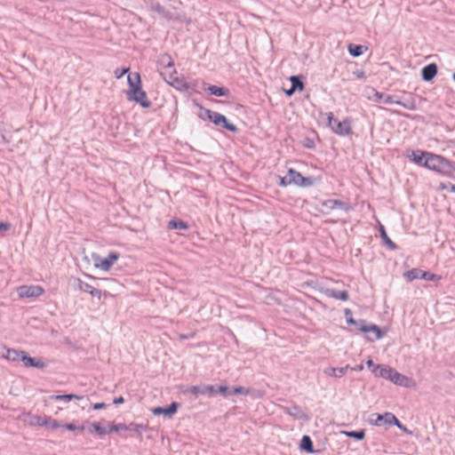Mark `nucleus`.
I'll return each instance as SVG.
<instances>
[{
  "mask_svg": "<svg viewBox=\"0 0 455 455\" xmlns=\"http://www.w3.org/2000/svg\"><path fill=\"white\" fill-rule=\"evenodd\" d=\"M92 427H93L94 431L100 435H105L109 434L108 429L102 427L98 422H93L92 424Z\"/></svg>",
  "mask_w": 455,
  "mask_h": 455,
  "instance_id": "72a5a7b5",
  "label": "nucleus"
},
{
  "mask_svg": "<svg viewBox=\"0 0 455 455\" xmlns=\"http://www.w3.org/2000/svg\"><path fill=\"white\" fill-rule=\"evenodd\" d=\"M290 81L291 83V87L295 91H303L304 90V83L300 76H292L290 77Z\"/></svg>",
  "mask_w": 455,
  "mask_h": 455,
  "instance_id": "a878e982",
  "label": "nucleus"
},
{
  "mask_svg": "<svg viewBox=\"0 0 455 455\" xmlns=\"http://www.w3.org/2000/svg\"><path fill=\"white\" fill-rule=\"evenodd\" d=\"M129 429L133 430L134 432H140V430H146L147 427L142 424L131 423L129 426Z\"/></svg>",
  "mask_w": 455,
  "mask_h": 455,
  "instance_id": "4c0bfd02",
  "label": "nucleus"
},
{
  "mask_svg": "<svg viewBox=\"0 0 455 455\" xmlns=\"http://www.w3.org/2000/svg\"><path fill=\"white\" fill-rule=\"evenodd\" d=\"M330 125L332 130L339 135H346L351 132V124L348 120L339 121L330 118Z\"/></svg>",
  "mask_w": 455,
  "mask_h": 455,
  "instance_id": "6e6552de",
  "label": "nucleus"
},
{
  "mask_svg": "<svg viewBox=\"0 0 455 455\" xmlns=\"http://www.w3.org/2000/svg\"><path fill=\"white\" fill-rule=\"evenodd\" d=\"M10 228L11 224L9 222H0V232H6Z\"/></svg>",
  "mask_w": 455,
  "mask_h": 455,
  "instance_id": "37998d69",
  "label": "nucleus"
},
{
  "mask_svg": "<svg viewBox=\"0 0 455 455\" xmlns=\"http://www.w3.org/2000/svg\"><path fill=\"white\" fill-rule=\"evenodd\" d=\"M359 330L364 333H369V332L374 333L376 339H379L382 337L380 329L375 324L367 325L364 323L363 321H362V323H360V326H359Z\"/></svg>",
  "mask_w": 455,
  "mask_h": 455,
  "instance_id": "a211bd4d",
  "label": "nucleus"
},
{
  "mask_svg": "<svg viewBox=\"0 0 455 455\" xmlns=\"http://www.w3.org/2000/svg\"><path fill=\"white\" fill-rule=\"evenodd\" d=\"M168 228L171 229H187L188 226L184 221H177L172 220L169 221Z\"/></svg>",
  "mask_w": 455,
  "mask_h": 455,
  "instance_id": "7c9ffc66",
  "label": "nucleus"
},
{
  "mask_svg": "<svg viewBox=\"0 0 455 455\" xmlns=\"http://www.w3.org/2000/svg\"><path fill=\"white\" fill-rule=\"evenodd\" d=\"M441 188H442V189H446V188H447V186H446V185H444V184H441Z\"/></svg>",
  "mask_w": 455,
  "mask_h": 455,
  "instance_id": "4d7b16f0",
  "label": "nucleus"
},
{
  "mask_svg": "<svg viewBox=\"0 0 455 455\" xmlns=\"http://www.w3.org/2000/svg\"><path fill=\"white\" fill-rule=\"evenodd\" d=\"M363 75H364V73H363V71H361V72L357 75V76H358V77H363Z\"/></svg>",
  "mask_w": 455,
  "mask_h": 455,
  "instance_id": "6e6d98bb",
  "label": "nucleus"
},
{
  "mask_svg": "<svg viewBox=\"0 0 455 455\" xmlns=\"http://www.w3.org/2000/svg\"><path fill=\"white\" fill-rule=\"evenodd\" d=\"M279 185L281 187H287L295 185L298 187H309L313 184L309 178L303 177L299 172L289 169L285 177H280Z\"/></svg>",
  "mask_w": 455,
  "mask_h": 455,
  "instance_id": "20e7f679",
  "label": "nucleus"
},
{
  "mask_svg": "<svg viewBox=\"0 0 455 455\" xmlns=\"http://www.w3.org/2000/svg\"><path fill=\"white\" fill-rule=\"evenodd\" d=\"M218 391L223 395H227L228 393V387L226 386H220L218 389Z\"/></svg>",
  "mask_w": 455,
  "mask_h": 455,
  "instance_id": "09e8293b",
  "label": "nucleus"
},
{
  "mask_svg": "<svg viewBox=\"0 0 455 455\" xmlns=\"http://www.w3.org/2000/svg\"><path fill=\"white\" fill-rule=\"evenodd\" d=\"M222 114L219 112H215L210 109L204 108L202 114L203 118H207L209 121L216 124L217 126L220 125V122L222 121Z\"/></svg>",
  "mask_w": 455,
  "mask_h": 455,
  "instance_id": "dca6fc26",
  "label": "nucleus"
},
{
  "mask_svg": "<svg viewBox=\"0 0 455 455\" xmlns=\"http://www.w3.org/2000/svg\"><path fill=\"white\" fill-rule=\"evenodd\" d=\"M106 407H107V405L104 403H97L92 404V408L94 410H100V409H104Z\"/></svg>",
  "mask_w": 455,
  "mask_h": 455,
  "instance_id": "49530a36",
  "label": "nucleus"
},
{
  "mask_svg": "<svg viewBox=\"0 0 455 455\" xmlns=\"http://www.w3.org/2000/svg\"><path fill=\"white\" fill-rule=\"evenodd\" d=\"M129 90L126 92L129 100L139 103L142 108L151 107V101L148 100L146 92L141 87V80L139 73H132L127 77Z\"/></svg>",
  "mask_w": 455,
  "mask_h": 455,
  "instance_id": "f03ea898",
  "label": "nucleus"
},
{
  "mask_svg": "<svg viewBox=\"0 0 455 455\" xmlns=\"http://www.w3.org/2000/svg\"><path fill=\"white\" fill-rule=\"evenodd\" d=\"M348 367H349L348 365H347L345 367H340V368L331 367L325 371V373H327L330 376L335 377V378H341L342 376H344L346 374Z\"/></svg>",
  "mask_w": 455,
  "mask_h": 455,
  "instance_id": "412c9836",
  "label": "nucleus"
},
{
  "mask_svg": "<svg viewBox=\"0 0 455 455\" xmlns=\"http://www.w3.org/2000/svg\"><path fill=\"white\" fill-rule=\"evenodd\" d=\"M451 190L455 193V185H451Z\"/></svg>",
  "mask_w": 455,
  "mask_h": 455,
  "instance_id": "5fc2aeb1",
  "label": "nucleus"
},
{
  "mask_svg": "<svg viewBox=\"0 0 455 455\" xmlns=\"http://www.w3.org/2000/svg\"><path fill=\"white\" fill-rule=\"evenodd\" d=\"M21 362L23 363L24 366L28 368L34 367L43 369L45 367V363L42 359L30 357L25 351L21 357Z\"/></svg>",
  "mask_w": 455,
  "mask_h": 455,
  "instance_id": "9d476101",
  "label": "nucleus"
},
{
  "mask_svg": "<svg viewBox=\"0 0 455 455\" xmlns=\"http://www.w3.org/2000/svg\"><path fill=\"white\" fill-rule=\"evenodd\" d=\"M371 92L372 95H369L368 98L377 103L384 104H396L403 107L408 110H415L417 104L414 98L410 95V98L404 99L403 100H395L393 95L385 94L371 88Z\"/></svg>",
  "mask_w": 455,
  "mask_h": 455,
  "instance_id": "7ed1b4c3",
  "label": "nucleus"
},
{
  "mask_svg": "<svg viewBox=\"0 0 455 455\" xmlns=\"http://www.w3.org/2000/svg\"><path fill=\"white\" fill-rule=\"evenodd\" d=\"M296 91L291 86L289 90H286L285 92L288 96H291Z\"/></svg>",
  "mask_w": 455,
  "mask_h": 455,
  "instance_id": "3c124183",
  "label": "nucleus"
},
{
  "mask_svg": "<svg viewBox=\"0 0 455 455\" xmlns=\"http://www.w3.org/2000/svg\"><path fill=\"white\" fill-rule=\"evenodd\" d=\"M220 127L222 128H225L230 132H236L237 131V128L235 124H231L228 122V120L227 119V117L223 115L222 116V121L220 122Z\"/></svg>",
  "mask_w": 455,
  "mask_h": 455,
  "instance_id": "c756f323",
  "label": "nucleus"
},
{
  "mask_svg": "<svg viewBox=\"0 0 455 455\" xmlns=\"http://www.w3.org/2000/svg\"><path fill=\"white\" fill-rule=\"evenodd\" d=\"M30 419L28 424L30 426H37V427H46L47 426V417L46 415H31L28 414Z\"/></svg>",
  "mask_w": 455,
  "mask_h": 455,
  "instance_id": "aec40b11",
  "label": "nucleus"
},
{
  "mask_svg": "<svg viewBox=\"0 0 455 455\" xmlns=\"http://www.w3.org/2000/svg\"><path fill=\"white\" fill-rule=\"evenodd\" d=\"M189 88L188 84L187 83H184L182 84V89L188 90Z\"/></svg>",
  "mask_w": 455,
  "mask_h": 455,
  "instance_id": "603ef678",
  "label": "nucleus"
},
{
  "mask_svg": "<svg viewBox=\"0 0 455 455\" xmlns=\"http://www.w3.org/2000/svg\"><path fill=\"white\" fill-rule=\"evenodd\" d=\"M52 400L54 401H65L69 402L71 400H80L82 399V396H79L77 395L69 394V395H57L51 396Z\"/></svg>",
  "mask_w": 455,
  "mask_h": 455,
  "instance_id": "393cba45",
  "label": "nucleus"
},
{
  "mask_svg": "<svg viewBox=\"0 0 455 455\" xmlns=\"http://www.w3.org/2000/svg\"><path fill=\"white\" fill-rule=\"evenodd\" d=\"M151 9L157 12L158 14L162 15L163 17L171 19L170 12H168L163 5H161L159 3L152 4Z\"/></svg>",
  "mask_w": 455,
  "mask_h": 455,
  "instance_id": "cd10ccee",
  "label": "nucleus"
},
{
  "mask_svg": "<svg viewBox=\"0 0 455 455\" xmlns=\"http://www.w3.org/2000/svg\"><path fill=\"white\" fill-rule=\"evenodd\" d=\"M421 279L431 281V282H439L442 277L438 275L432 274L430 272L423 271Z\"/></svg>",
  "mask_w": 455,
  "mask_h": 455,
  "instance_id": "473e14b6",
  "label": "nucleus"
},
{
  "mask_svg": "<svg viewBox=\"0 0 455 455\" xmlns=\"http://www.w3.org/2000/svg\"><path fill=\"white\" fill-rule=\"evenodd\" d=\"M372 369V372L377 377H381L390 380L391 375L393 373L394 369L387 365H377Z\"/></svg>",
  "mask_w": 455,
  "mask_h": 455,
  "instance_id": "ddd939ff",
  "label": "nucleus"
},
{
  "mask_svg": "<svg viewBox=\"0 0 455 455\" xmlns=\"http://www.w3.org/2000/svg\"><path fill=\"white\" fill-rule=\"evenodd\" d=\"M390 381H392L395 385L402 386V387H409L411 384V379L408 377L399 373L395 370L393 371V373L390 378Z\"/></svg>",
  "mask_w": 455,
  "mask_h": 455,
  "instance_id": "4468645a",
  "label": "nucleus"
},
{
  "mask_svg": "<svg viewBox=\"0 0 455 455\" xmlns=\"http://www.w3.org/2000/svg\"><path fill=\"white\" fill-rule=\"evenodd\" d=\"M379 232H380V235L382 237V239L384 240V242L386 243V244L391 248V249H395V244L392 242V240L388 237V235H387V232L384 228L383 226L380 225L379 227Z\"/></svg>",
  "mask_w": 455,
  "mask_h": 455,
  "instance_id": "c85d7f7f",
  "label": "nucleus"
},
{
  "mask_svg": "<svg viewBox=\"0 0 455 455\" xmlns=\"http://www.w3.org/2000/svg\"><path fill=\"white\" fill-rule=\"evenodd\" d=\"M437 70H438V68H437V66L435 63H430V64L425 66L421 69L422 80H424L425 82L432 81L435 78V76H436Z\"/></svg>",
  "mask_w": 455,
  "mask_h": 455,
  "instance_id": "9b49d317",
  "label": "nucleus"
},
{
  "mask_svg": "<svg viewBox=\"0 0 455 455\" xmlns=\"http://www.w3.org/2000/svg\"><path fill=\"white\" fill-rule=\"evenodd\" d=\"M408 156L415 164L443 175L451 176L454 172V166L450 161L432 153L416 150L411 151Z\"/></svg>",
  "mask_w": 455,
  "mask_h": 455,
  "instance_id": "f257e3e1",
  "label": "nucleus"
},
{
  "mask_svg": "<svg viewBox=\"0 0 455 455\" xmlns=\"http://www.w3.org/2000/svg\"><path fill=\"white\" fill-rule=\"evenodd\" d=\"M189 392L193 395H197L199 393H202V391L200 390V388L198 387H189Z\"/></svg>",
  "mask_w": 455,
  "mask_h": 455,
  "instance_id": "a18cd8bd",
  "label": "nucleus"
},
{
  "mask_svg": "<svg viewBox=\"0 0 455 455\" xmlns=\"http://www.w3.org/2000/svg\"><path fill=\"white\" fill-rule=\"evenodd\" d=\"M124 403V399L123 396H119V397H116L114 399V403L115 404H121V403Z\"/></svg>",
  "mask_w": 455,
  "mask_h": 455,
  "instance_id": "de8ad7c7",
  "label": "nucleus"
},
{
  "mask_svg": "<svg viewBox=\"0 0 455 455\" xmlns=\"http://www.w3.org/2000/svg\"><path fill=\"white\" fill-rule=\"evenodd\" d=\"M211 95L217 97H227L230 94V92L226 87H220L217 85H209L206 89Z\"/></svg>",
  "mask_w": 455,
  "mask_h": 455,
  "instance_id": "6ab92c4d",
  "label": "nucleus"
},
{
  "mask_svg": "<svg viewBox=\"0 0 455 455\" xmlns=\"http://www.w3.org/2000/svg\"><path fill=\"white\" fill-rule=\"evenodd\" d=\"M295 411H291V410H288L287 412L291 416H299V417H305L304 413L297 407L293 408Z\"/></svg>",
  "mask_w": 455,
  "mask_h": 455,
  "instance_id": "a19ab883",
  "label": "nucleus"
},
{
  "mask_svg": "<svg viewBox=\"0 0 455 455\" xmlns=\"http://www.w3.org/2000/svg\"><path fill=\"white\" fill-rule=\"evenodd\" d=\"M363 368V365H358L356 368H354L353 370H358V371H362Z\"/></svg>",
  "mask_w": 455,
  "mask_h": 455,
  "instance_id": "864d4df0",
  "label": "nucleus"
},
{
  "mask_svg": "<svg viewBox=\"0 0 455 455\" xmlns=\"http://www.w3.org/2000/svg\"><path fill=\"white\" fill-rule=\"evenodd\" d=\"M202 393H209V394H214L216 393V389L213 386H206Z\"/></svg>",
  "mask_w": 455,
  "mask_h": 455,
  "instance_id": "c03bdc74",
  "label": "nucleus"
},
{
  "mask_svg": "<svg viewBox=\"0 0 455 455\" xmlns=\"http://www.w3.org/2000/svg\"><path fill=\"white\" fill-rule=\"evenodd\" d=\"M64 428L69 430V431H80V432H83L84 430V426H76L72 423H68V424H65L63 426Z\"/></svg>",
  "mask_w": 455,
  "mask_h": 455,
  "instance_id": "c9c22d12",
  "label": "nucleus"
},
{
  "mask_svg": "<svg viewBox=\"0 0 455 455\" xmlns=\"http://www.w3.org/2000/svg\"><path fill=\"white\" fill-rule=\"evenodd\" d=\"M366 363L371 370L375 368L374 366H377L371 359H369Z\"/></svg>",
  "mask_w": 455,
  "mask_h": 455,
  "instance_id": "8fccbe9b",
  "label": "nucleus"
},
{
  "mask_svg": "<svg viewBox=\"0 0 455 455\" xmlns=\"http://www.w3.org/2000/svg\"><path fill=\"white\" fill-rule=\"evenodd\" d=\"M2 349H3V353L1 354V356L3 358H4L8 361H11V362L21 361V357L23 355L24 351L9 348L6 347H4Z\"/></svg>",
  "mask_w": 455,
  "mask_h": 455,
  "instance_id": "1a4fd4ad",
  "label": "nucleus"
},
{
  "mask_svg": "<svg viewBox=\"0 0 455 455\" xmlns=\"http://www.w3.org/2000/svg\"><path fill=\"white\" fill-rule=\"evenodd\" d=\"M128 71H129V68H123L121 71L119 69H116L115 71V76L116 78H121Z\"/></svg>",
  "mask_w": 455,
  "mask_h": 455,
  "instance_id": "79ce46f5",
  "label": "nucleus"
},
{
  "mask_svg": "<svg viewBox=\"0 0 455 455\" xmlns=\"http://www.w3.org/2000/svg\"><path fill=\"white\" fill-rule=\"evenodd\" d=\"M347 50L351 56L359 57L363 53L364 50H367V47L361 44H350L347 47Z\"/></svg>",
  "mask_w": 455,
  "mask_h": 455,
  "instance_id": "4be33fe9",
  "label": "nucleus"
},
{
  "mask_svg": "<svg viewBox=\"0 0 455 455\" xmlns=\"http://www.w3.org/2000/svg\"><path fill=\"white\" fill-rule=\"evenodd\" d=\"M48 427L52 428V429H57L60 427V423L58 422V420L54 419H52L51 417H47V426Z\"/></svg>",
  "mask_w": 455,
  "mask_h": 455,
  "instance_id": "e433bc0d",
  "label": "nucleus"
},
{
  "mask_svg": "<svg viewBox=\"0 0 455 455\" xmlns=\"http://www.w3.org/2000/svg\"><path fill=\"white\" fill-rule=\"evenodd\" d=\"M323 293L325 296H327L329 298H332V299H339V300H343V301L347 300L349 298L348 292L347 291H339L334 289H326L323 291Z\"/></svg>",
  "mask_w": 455,
  "mask_h": 455,
  "instance_id": "f3484780",
  "label": "nucleus"
},
{
  "mask_svg": "<svg viewBox=\"0 0 455 455\" xmlns=\"http://www.w3.org/2000/svg\"><path fill=\"white\" fill-rule=\"evenodd\" d=\"M345 315L347 317V322L348 324H357L356 321L352 316V312L350 309L345 310Z\"/></svg>",
  "mask_w": 455,
  "mask_h": 455,
  "instance_id": "58836bf2",
  "label": "nucleus"
},
{
  "mask_svg": "<svg viewBox=\"0 0 455 455\" xmlns=\"http://www.w3.org/2000/svg\"><path fill=\"white\" fill-rule=\"evenodd\" d=\"M178 403L173 402L169 407L167 408H162V407H156V408H154L152 410V412L155 414V415H160V414H164L166 416H172L173 414H175L178 411Z\"/></svg>",
  "mask_w": 455,
  "mask_h": 455,
  "instance_id": "2eb2a0df",
  "label": "nucleus"
},
{
  "mask_svg": "<svg viewBox=\"0 0 455 455\" xmlns=\"http://www.w3.org/2000/svg\"><path fill=\"white\" fill-rule=\"evenodd\" d=\"M17 292L20 299L37 298L44 294V289L40 285H21Z\"/></svg>",
  "mask_w": 455,
  "mask_h": 455,
  "instance_id": "39448f33",
  "label": "nucleus"
},
{
  "mask_svg": "<svg viewBox=\"0 0 455 455\" xmlns=\"http://www.w3.org/2000/svg\"><path fill=\"white\" fill-rule=\"evenodd\" d=\"M249 393H250V391L248 389H245L243 387H235L233 390V394H235V395H248Z\"/></svg>",
  "mask_w": 455,
  "mask_h": 455,
  "instance_id": "ea45409f",
  "label": "nucleus"
},
{
  "mask_svg": "<svg viewBox=\"0 0 455 455\" xmlns=\"http://www.w3.org/2000/svg\"><path fill=\"white\" fill-rule=\"evenodd\" d=\"M129 429V427L124 423L119 424H111L109 426L108 431L109 434L114 432H120V431H127Z\"/></svg>",
  "mask_w": 455,
  "mask_h": 455,
  "instance_id": "2f4dec72",
  "label": "nucleus"
},
{
  "mask_svg": "<svg viewBox=\"0 0 455 455\" xmlns=\"http://www.w3.org/2000/svg\"><path fill=\"white\" fill-rule=\"evenodd\" d=\"M322 204L323 207L327 208L328 210H335V209L344 207V203L339 200H336V199L326 200Z\"/></svg>",
  "mask_w": 455,
  "mask_h": 455,
  "instance_id": "5701e85b",
  "label": "nucleus"
},
{
  "mask_svg": "<svg viewBox=\"0 0 455 455\" xmlns=\"http://www.w3.org/2000/svg\"><path fill=\"white\" fill-rule=\"evenodd\" d=\"M375 416H376L375 425H377V426H381L382 424L395 425L399 428L405 430V428L403 427L402 424L397 419V418L391 412H386L383 415L375 414Z\"/></svg>",
  "mask_w": 455,
  "mask_h": 455,
  "instance_id": "0eeeda50",
  "label": "nucleus"
},
{
  "mask_svg": "<svg viewBox=\"0 0 455 455\" xmlns=\"http://www.w3.org/2000/svg\"><path fill=\"white\" fill-rule=\"evenodd\" d=\"M345 435L350 437H354L357 440H362L364 438V431H351V432H345Z\"/></svg>",
  "mask_w": 455,
  "mask_h": 455,
  "instance_id": "f704fd0d",
  "label": "nucleus"
},
{
  "mask_svg": "<svg viewBox=\"0 0 455 455\" xmlns=\"http://www.w3.org/2000/svg\"><path fill=\"white\" fill-rule=\"evenodd\" d=\"M300 448L307 452H314L313 443L308 435H304L300 442Z\"/></svg>",
  "mask_w": 455,
  "mask_h": 455,
  "instance_id": "bb28decb",
  "label": "nucleus"
},
{
  "mask_svg": "<svg viewBox=\"0 0 455 455\" xmlns=\"http://www.w3.org/2000/svg\"><path fill=\"white\" fill-rule=\"evenodd\" d=\"M119 254L117 252H110L107 258H94L95 267L103 271H108L112 266L118 260Z\"/></svg>",
  "mask_w": 455,
  "mask_h": 455,
  "instance_id": "423d86ee",
  "label": "nucleus"
},
{
  "mask_svg": "<svg viewBox=\"0 0 455 455\" xmlns=\"http://www.w3.org/2000/svg\"><path fill=\"white\" fill-rule=\"evenodd\" d=\"M422 273H423V270H421L419 268H412L411 270H409L404 273V277L408 281L411 282L415 279H419V278L421 279Z\"/></svg>",
  "mask_w": 455,
  "mask_h": 455,
  "instance_id": "b1692460",
  "label": "nucleus"
},
{
  "mask_svg": "<svg viewBox=\"0 0 455 455\" xmlns=\"http://www.w3.org/2000/svg\"><path fill=\"white\" fill-rule=\"evenodd\" d=\"M79 289L83 291L89 292L92 296L98 298L99 299H102V296L106 297L107 292H103L102 291L94 288L89 283H84L79 280Z\"/></svg>",
  "mask_w": 455,
  "mask_h": 455,
  "instance_id": "f8f14e48",
  "label": "nucleus"
}]
</instances>
